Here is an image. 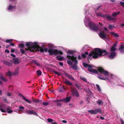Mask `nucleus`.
<instances>
[{
  "label": "nucleus",
  "mask_w": 124,
  "mask_h": 124,
  "mask_svg": "<svg viewBox=\"0 0 124 124\" xmlns=\"http://www.w3.org/2000/svg\"><path fill=\"white\" fill-rule=\"evenodd\" d=\"M86 56L87 55H88V53L87 52H85L84 54Z\"/></svg>",
  "instance_id": "62"
},
{
  "label": "nucleus",
  "mask_w": 124,
  "mask_h": 124,
  "mask_svg": "<svg viewBox=\"0 0 124 124\" xmlns=\"http://www.w3.org/2000/svg\"><path fill=\"white\" fill-rule=\"evenodd\" d=\"M61 101H63V99L60 100H57V101H56V102H58Z\"/></svg>",
  "instance_id": "50"
},
{
  "label": "nucleus",
  "mask_w": 124,
  "mask_h": 124,
  "mask_svg": "<svg viewBox=\"0 0 124 124\" xmlns=\"http://www.w3.org/2000/svg\"><path fill=\"white\" fill-rule=\"evenodd\" d=\"M13 40L12 39H8L6 40L5 42L7 43H10L12 42Z\"/></svg>",
  "instance_id": "32"
},
{
  "label": "nucleus",
  "mask_w": 124,
  "mask_h": 124,
  "mask_svg": "<svg viewBox=\"0 0 124 124\" xmlns=\"http://www.w3.org/2000/svg\"><path fill=\"white\" fill-rule=\"evenodd\" d=\"M10 55L13 57H16V55L13 54H10Z\"/></svg>",
  "instance_id": "55"
},
{
  "label": "nucleus",
  "mask_w": 124,
  "mask_h": 124,
  "mask_svg": "<svg viewBox=\"0 0 124 124\" xmlns=\"http://www.w3.org/2000/svg\"><path fill=\"white\" fill-rule=\"evenodd\" d=\"M33 63H34L35 64L38 66H39L40 65L39 63L37 61H34Z\"/></svg>",
  "instance_id": "37"
},
{
  "label": "nucleus",
  "mask_w": 124,
  "mask_h": 124,
  "mask_svg": "<svg viewBox=\"0 0 124 124\" xmlns=\"http://www.w3.org/2000/svg\"><path fill=\"white\" fill-rule=\"evenodd\" d=\"M20 96H21L22 97L23 99L27 103H29L30 104L31 103V101L29 100H28L27 99H26L23 96V95L21 94H20Z\"/></svg>",
  "instance_id": "16"
},
{
  "label": "nucleus",
  "mask_w": 124,
  "mask_h": 124,
  "mask_svg": "<svg viewBox=\"0 0 124 124\" xmlns=\"http://www.w3.org/2000/svg\"><path fill=\"white\" fill-rule=\"evenodd\" d=\"M120 122L121 124H124V121L122 119H120Z\"/></svg>",
  "instance_id": "46"
},
{
  "label": "nucleus",
  "mask_w": 124,
  "mask_h": 124,
  "mask_svg": "<svg viewBox=\"0 0 124 124\" xmlns=\"http://www.w3.org/2000/svg\"><path fill=\"white\" fill-rule=\"evenodd\" d=\"M0 79L3 81L4 82H6L8 80L6 78H4L2 76L0 77Z\"/></svg>",
  "instance_id": "25"
},
{
  "label": "nucleus",
  "mask_w": 124,
  "mask_h": 124,
  "mask_svg": "<svg viewBox=\"0 0 124 124\" xmlns=\"http://www.w3.org/2000/svg\"><path fill=\"white\" fill-rule=\"evenodd\" d=\"M83 65L85 67H88V70L89 71L98 74V78L99 79L105 80L109 84L113 85L112 81H114V79L115 76L109 74L108 71L101 68H98L97 71L95 70L92 69L93 66L92 65L84 63H83Z\"/></svg>",
  "instance_id": "1"
},
{
  "label": "nucleus",
  "mask_w": 124,
  "mask_h": 124,
  "mask_svg": "<svg viewBox=\"0 0 124 124\" xmlns=\"http://www.w3.org/2000/svg\"><path fill=\"white\" fill-rule=\"evenodd\" d=\"M49 102H43L42 104L45 106H47V105L48 104H49Z\"/></svg>",
  "instance_id": "39"
},
{
  "label": "nucleus",
  "mask_w": 124,
  "mask_h": 124,
  "mask_svg": "<svg viewBox=\"0 0 124 124\" xmlns=\"http://www.w3.org/2000/svg\"><path fill=\"white\" fill-rule=\"evenodd\" d=\"M76 86L79 89H80V86H79L77 84H76Z\"/></svg>",
  "instance_id": "59"
},
{
  "label": "nucleus",
  "mask_w": 124,
  "mask_h": 124,
  "mask_svg": "<svg viewBox=\"0 0 124 124\" xmlns=\"http://www.w3.org/2000/svg\"><path fill=\"white\" fill-rule=\"evenodd\" d=\"M20 50L22 53L24 54L25 53V51L24 49H20Z\"/></svg>",
  "instance_id": "45"
},
{
  "label": "nucleus",
  "mask_w": 124,
  "mask_h": 124,
  "mask_svg": "<svg viewBox=\"0 0 124 124\" xmlns=\"http://www.w3.org/2000/svg\"><path fill=\"white\" fill-rule=\"evenodd\" d=\"M100 118L102 120H104V117L101 116H100Z\"/></svg>",
  "instance_id": "57"
},
{
  "label": "nucleus",
  "mask_w": 124,
  "mask_h": 124,
  "mask_svg": "<svg viewBox=\"0 0 124 124\" xmlns=\"http://www.w3.org/2000/svg\"><path fill=\"white\" fill-rule=\"evenodd\" d=\"M68 55L67 56V58L70 60H72V62H75L77 63L78 62L76 60L77 57L74 56V54L72 50L68 51L67 52Z\"/></svg>",
  "instance_id": "8"
},
{
  "label": "nucleus",
  "mask_w": 124,
  "mask_h": 124,
  "mask_svg": "<svg viewBox=\"0 0 124 124\" xmlns=\"http://www.w3.org/2000/svg\"><path fill=\"white\" fill-rule=\"evenodd\" d=\"M120 13V11L117 12H114L112 15V16L113 17H115Z\"/></svg>",
  "instance_id": "27"
},
{
  "label": "nucleus",
  "mask_w": 124,
  "mask_h": 124,
  "mask_svg": "<svg viewBox=\"0 0 124 124\" xmlns=\"http://www.w3.org/2000/svg\"><path fill=\"white\" fill-rule=\"evenodd\" d=\"M116 55L115 53L114 52H111L109 55V57L111 59H113L115 58Z\"/></svg>",
  "instance_id": "12"
},
{
  "label": "nucleus",
  "mask_w": 124,
  "mask_h": 124,
  "mask_svg": "<svg viewBox=\"0 0 124 124\" xmlns=\"http://www.w3.org/2000/svg\"><path fill=\"white\" fill-rule=\"evenodd\" d=\"M15 51V50L13 49L11 50V53H13Z\"/></svg>",
  "instance_id": "63"
},
{
  "label": "nucleus",
  "mask_w": 124,
  "mask_h": 124,
  "mask_svg": "<svg viewBox=\"0 0 124 124\" xmlns=\"http://www.w3.org/2000/svg\"><path fill=\"white\" fill-rule=\"evenodd\" d=\"M70 97H67L63 99V101L66 103H68L70 101Z\"/></svg>",
  "instance_id": "18"
},
{
  "label": "nucleus",
  "mask_w": 124,
  "mask_h": 124,
  "mask_svg": "<svg viewBox=\"0 0 124 124\" xmlns=\"http://www.w3.org/2000/svg\"><path fill=\"white\" fill-rule=\"evenodd\" d=\"M96 102L98 105H102L103 104V102L101 100H98Z\"/></svg>",
  "instance_id": "22"
},
{
  "label": "nucleus",
  "mask_w": 124,
  "mask_h": 124,
  "mask_svg": "<svg viewBox=\"0 0 124 124\" xmlns=\"http://www.w3.org/2000/svg\"><path fill=\"white\" fill-rule=\"evenodd\" d=\"M108 27L110 30H112L114 28V25H110L108 26Z\"/></svg>",
  "instance_id": "31"
},
{
  "label": "nucleus",
  "mask_w": 124,
  "mask_h": 124,
  "mask_svg": "<svg viewBox=\"0 0 124 124\" xmlns=\"http://www.w3.org/2000/svg\"><path fill=\"white\" fill-rule=\"evenodd\" d=\"M44 51L46 52L47 51L49 53L50 55H51L52 54L54 55H56L58 54H62L63 53L61 51H58L57 49H49L48 50L47 48H44Z\"/></svg>",
  "instance_id": "7"
},
{
  "label": "nucleus",
  "mask_w": 124,
  "mask_h": 124,
  "mask_svg": "<svg viewBox=\"0 0 124 124\" xmlns=\"http://www.w3.org/2000/svg\"><path fill=\"white\" fill-rule=\"evenodd\" d=\"M11 109V108L9 107H8L6 109V110L7 111V112L8 110H10Z\"/></svg>",
  "instance_id": "49"
},
{
  "label": "nucleus",
  "mask_w": 124,
  "mask_h": 124,
  "mask_svg": "<svg viewBox=\"0 0 124 124\" xmlns=\"http://www.w3.org/2000/svg\"><path fill=\"white\" fill-rule=\"evenodd\" d=\"M100 8V6H98L97 8H95L94 9L93 8L90 7L88 8V9L86 10L85 12L84 13L85 15V17L84 19H84L85 18V16H86V19L90 21L91 22V23H92L94 24H95L94 23H93L91 19L89 18L88 16L89 15H90V16H92V15L93 14L94 12H95V13L97 16L102 17L104 18V17H105V15L101 13H98L97 12V11L98 12L100 11L99 9Z\"/></svg>",
  "instance_id": "3"
},
{
  "label": "nucleus",
  "mask_w": 124,
  "mask_h": 124,
  "mask_svg": "<svg viewBox=\"0 0 124 124\" xmlns=\"http://www.w3.org/2000/svg\"><path fill=\"white\" fill-rule=\"evenodd\" d=\"M32 100L34 102H37L38 103H39V102L40 101L37 100Z\"/></svg>",
  "instance_id": "42"
},
{
  "label": "nucleus",
  "mask_w": 124,
  "mask_h": 124,
  "mask_svg": "<svg viewBox=\"0 0 124 124\" xmlns=\"http://www.w3.org/2000/svg\"><path fill=\"white\" fill-rule=\"evenodd\" d=\"M116 46V44H115L113 45V46H112L114 47H115H115Z\"/></svg>",
  "instance_id": "61"
},
{
  "label": "nucleus",
  "mask_w": 124,
  "mask_h": 124,
  "mask_svg": "<svg viewBox=\"0 0 124 124\" xmlns=\"http://www.w3.org/2000/svg\"><path fill=\"white\" fill-rule=\"evenodd\" d=\"M2 100L3 101H4V102H7V99L5 97H3Z\"/></svg>",
  "instance_id": "40"
},
{
  "label": "nucleus",
  "mask_w": 124,
  "mask_h": 124,
  "mask_svg": "<svg viewBox=\"0 0 124 124\" xmlns=\"http://www.w3.org/2000/svg\"><path fill=\"white\" fill-rule=\"evenodd\" d=\"M54 72L55 74H57L58 76H60L61 75V74L60 72H58L55 71H54Z\"/></svg>",
  "instance_id": "35"
},
{
  "label": "nucleus",
  "mask_w": 124,
  "mask_h": 124,
  "mask_svg": "<svg viewBox=\"0 0 124 124\" xmlns=\"http://www.w3.org/2000/svg\"><path fill=\"white\" fill-rule=\"evenodd\" d=\"M66 90V88L65 87L64 85L62 86L59 89V91L60 92H64Z\"/></svg>",
  "instance_id": "17"
},
{
  "label": "nucleus",
  "mask_w": 124,
  "mask_h": 124,
  "mask_svg": "<svg viewBox=\"0 0 124 124\" xmlns=\"http://www.w3.org/2000/svg\"><path fill=\"white\" fill-rule=\"evenodd\" d=\"M88 111L91 114H96L97 113L101 114L102 111L100 108L95 109L94 110H88Z\"/></svg>",
  "instance_id": "10"
},
{
  "label": "nucleus",
  "mask_w": 124,
  "mask_h": 124,
  "mask_svg": "<svg viewBox=\"0 0 124 124\" xmlns=\"http://www.w3.org/2000/svg\"><path fill=\"white\" fill-rule=\"evenodd\" d=\"M57 106H61L62 104L58 102L57 103Z\"/></svg>",
  "instance_id": "53"
},
{
  "label": "nucleus",
  "mask_w": 124,
  "mask_h": 124,
  "mask_svg": "<svg viewBox=\"0 0 124 124\" xmlns=\"http://www.w3.org/2000/svg\"><path fill=\"white\" fill-rule=\"evenodd\" d=\"M72 61H71L70 60H68L67 61V63L69 65H72V62H72Z\"/></svg>",
  "instance_id": "38"
},
{
  "label": "nucleus",
  "mask_w": 124,
  "mask_h": 124,
  "mask_svg": "<svg viewBox=\"0 0 124 124\" xmlns=\"http://www.w3.org/2000/svg\"><path fill=\"white\" fill-rule=\"evenodd\" d=\"M110 0L112 2H113V4H114L115 3V2H116L115 0Z\"/></svg>",
  "instance_id": "56"
},
{
  "label": "nucleus",
  "mask_w": 124,
  "mask_h": 124,
  "mask_svg": "<svg viewBox=\"0 0 124 124\" xmlns=\"http://www.w3.org/2000/svg\"><path fill=\"white\" fill-rule=\"evenodd\" d=\"M17 0H9L10 3L6 9L9 11L13 12L16 9V7L15 4L16 3Z\"/></svg>",
  "instance_id": "6"
},
{
  "label": "nucleus",
  "mask_w": 124,
  "mask_h": 124,
  "mask_svg": "<svg viewBox=\"0 0 124 124\" xmlns=\"http://www.w3.org/2000/svg\"><path fill=\"white\" fill-rule=\"evenodd\" d=\"M63 82L64 83L70 86H71L72 85V84L71 82H70L68 80L66 79Z\"/></svg>",
  "instance_id": "19"
},
{
  "label": "nucleus",
  "mask_w": 124,
  "mask_h": 124,
  "mask_svg": "<svg viewBox=\"0 0 124 124\" xmlns=\"http://www.w3.org/2000/svg\"><path fill=\"white\" fill-rule=\"evenodd\" d=\"M96 85L98 91L100 92H101V90L99 85L98 84H96Z\"/></svg>",
  "instance_id": "34"
},
{
  "label": "nucleus",
  "mask_w": 124,
  "mask_h": 124,
  "mask_svg": "<svg viewBox=\"0 0 124 124\" xmlns=\"http://www.w3.org/2000/svg\"><path fill=\"white\" fill-rule=\"evenodd\" d=\"M104 18L107 19L108 20H114V18L110 16L105 15Z\"/></svg>",
  "instance_id": "13"
},
{
  "label": "nucleus",
  "mask_w": 124,
  "mask_h": 124,
  "mask_svg": "<svg viewBox=\"0 0 124 124\" xmlns=\"http://www.w3.org/2000/svg\"><path fill=\"white\" fill-rule=\"evenodd\" d=\"M59 64L61 66H62L63 65V63L61 62H60L59 63Z\"/></svg>",
  "instance_id": "60"
},
{
  "label": "nucleus",
  "mask_w": 124,
  "mask_h": 124,
  "mask_svg": "<svg viewBox=\"0 0 124 124\" xmlns=\"http://www.w3.org/2000/svg\"><path fill=\"white\" fill-rule=\"evenodd\" d=\"M3 63L8 66H10L11 65V64L8 61H3Z\"/></svg>",
  "instance_id": "24"
},
{
  "label": "nucleus",
  "mask_w": 124,
  "mask_h": 124,
  "mask_svg": "<svg viewBox=\"0 0 124 124\" xmlns=\"http://www.w3.org/2000/svg\"><path fill=\"white\" fill-rule=\"evenodd\" d=\"M47 121L49 122H52L53 121V120L51 119L48 118L47 119Z\"/></svg>",
  "instance_id": "44"
},
{
  "label": "nucleus",
  "mask_w": 124,
  "mask_h": 124,
  "mask_svg": "<svg viewBox=\"0 0 124 124\" xmlns=\"http://www.w3.org/2000/svg\"><path fill=\"white\" fill-rule=\"evenodd\" d=\"M120 4L124 8V2L123 1H121L120 3Z\"/></svg>",
  "instance_id": "43"
},
{
  "label": "nucleus",
  "mask_w": 124,
  "mask_h": 124,
  "mask_svg": "<svg viewBox=\"0 0 124 124\" xmlns=\"http://www.w3.org/2000/svg\"><path fill=\"white\" fill-rule=\"evenodd\" d=\"M37 73L38 75L40 76L41 74V72L40 70H39L37 71Z\"/></svg>",
  "instance_id": "36"
},
{
  "label": "nucleus",
  "mask_w": 124,
  "mask_h": 124,
  "mask_svg": "<svg viewBox=\"0 0 124 124\" xmlns=\"http://www.w3.org/2000/svg\"><path fill=\"white\" fill-rule=\"evenodd\" d=\"M39 43L37 42H29L26 43V46L29 48L31 51L34 52V51L37 50L38 48V45Z\"/></svg>",
  "instance_id": "5"
},
{
  "label": "nucleus",
  "mask_w": 124,
  "mask_h": 124,
  "mask_svg": "<svg viewBox=\"0 0 124 124\" xmlns=\"http://www.w3.org/2000/svg\"><path fill=\"white\" fill-rule=\"evenodd\" d=\"M19 67H17L15 69L14 72L8 71L5 74L8 76L18 75L19 73Z\"/></svg>",
  "instance_id": "9"
},
{
  "label": "nucleus",
  "mask_w": 124,
  "mask_h": 124,
  "mask_svg": "<svg viewBox=\"0 0 124 124\" xmlns=\"http://www.w3.org/2000/svg\"><path fill=\"white\" fill-rule=\"evenodd\" d=\"M39 45H38V48L37 49V50L36 51H34V52H37L39 51L41 52H43L44 51V48H42L39 46Z\"/></svg>",
  "instance_id": "23"
},
{
  "label": "nucleus",
  "mask_w": 124,
  "mask_h": 124,
  "mask_svg": "<svg viewBox=\"0 0 124 124\" xmlns=\"http://www.w3.org/2000/svg\"><path fill=\"white\" fill-rule=\"evenodd\" d=\"M85 18L84 19V23L86 27H89L90 29L93 31L99 33V37L103 39H107V36L106 34L104 33V31L102 30L101 27L97 25L91 23L90 21Z\"/></svg>",
  "instance_id": "2"
},
{
  "label": "nucleus",
  "mask_w": 124,
  "mask_h": 124,
  "mask_svg": "<svg viewBox=\"0 0 124 124\" xmlns=\"http://www.w3.org/2000/svg\"><path fill=\"white\" fill-rule=\"evenodd\" d=\"M7 95L8 96H11V93H7Z\"/></svg>",
  "instance_id": "54"
},
{
  "label": "nucleus",
  "mask_w": 124,
  "mask_h": 124,
  "mask_svg": "<svg viewBox=\"0 0 124 124\" xmlns=\"http://www.w3.org/2000/svg\"><path fill=\"white\" fill-rule=\"evenodd\" d=\"M65 75L68 77L69 79H71L72 80H74V78L72 77V75H71L66 73L65 74Z\"/></svg>",
  "instance_id": "21"
},
{
  "label": "nucleus",
  "mask_w": 124,
  "mask_h": 124,
  "mask_svg": "<svg viewBox=\"0 0 124 124\" xmlns=\"http://www.w3.org/2000/svg\"><path fill=\"white\" fill-rule=\"evenodd\" d=\"M52 124H57V123L55 122H52L51 123Z\"/></svg>",
  "instance_id": "64"
},
{
  "label": "nucleus",
  "mask_w": 124,
  "mask_h": 124,
  "mask_svg": "<svg viewBox=\"0 0 124 124\" xmlns=\"http://www.w3.org/2000/svg\"><path fill=\"white\" fill-rule=\"evenodd\" d=\"M119 49L120 53H124V46L122 45H120Z\"/></svg>",
  "instance_id": "15"
},
{
  "label": "nucleus",
  "mask_w": 124,
  "mask_h": 124,
  "mask_svg": "<svg viewBox=\"0 0 124 124\" xmlns=\"http://www.w3.org/2000/svg\"><path fill=\"white\" fill-rule=\"evenodd\" d=\"M62 122L63 123H67V121L65 120H62Z\"/></svg>",
  "instance_id": "58"
},
{
  "label": "nucleus",
  "mask_w": 124,
  "mask_h": 124,
  "mask_svg": "<svg viewBox=\"0 0 124 124\" xmlns=\"http://www.w3.org/2000/svg\"><path fill=\"white\" fill-rule=\"evenodd\" d=\"M94 52L90 53L89 55V56H92L93 58L96 59L98 57H100L102 55L104 56L107 54L106 51L105 50H102L99 48H96L94 49Z\"/></svg>",
  "instance_id": "4"
},
{
  "label": "nucleus",
  "mask_w": 124,
  "mask_h": 124,
  "mask_svg": "<svg viewBox=\"0 0 124 124\" xmlns=\"http://www.w3.org/2000/svg\"><path fill=\"white\" fill-rule=\"evenodd\" d=\"M72 93L73 94L75 95L76 97L78 96L79 94L77 90L74 89L72 91Z\"/></svg>",
  "instance_id": "20"
},
{
  "label": "nucleus",
  "mask_w": 124,
  "mask_h": 124,
  "mask_svg": "<svg viewBox=\"0 0 124 124\" xmlns=\"http://www.w3.org/2000/svg\"><path fill=\"white\" fill-rule=\"evenodd\" d=\"M25 113L27 114L33 115L37 116H38L37 113L33 110H28L26 111Z\"/></svg>",
  "instance_id": "11"
},
{
  "label": "nucleus",
  "mask_w": 124,
  "mask_h": 124,
  "mask_svg": "<svg viewBox=\"0 0 124 124\" xmlns=\"http://www.w3.org/2000/svg\"><path fill=\"white\" fill-rule=\"evenodd\" d=\"M80 78L83 81L86 82H87V79L86 78H85L82 77H80Z\"/></svg>",
  "instance_id": "30"
},
{
  "label": "nucleus",
  "mask_w": 124,
  "mask_h": 124,
  "mask_svg": "<svg viewBox=\"0 0 124 124\" xmlns=\"http://www.w3.org/2000/svg\"><path fill=\"white\" fill-rule=\"evenodd\" d=\"M14 63L15 64L18 63V59L16 58H14Z\"/></svg>",
  "instance_id": "29"
},
{
  "label": "nucleus",
  "mask_w": 124,
  "mask_h": 124,
  "mask_svg": "<svg viewBox=\"0 0 124 124\" xmlns=\"http://www.w3.org/2000/svg\"><path fill=\"white\" fill-rule=\"evenodd\" d=\"M13 112V111L12 110H9L7 112L8 113H12Z\"/></svg>",
  "instance_id": "51"
},
{
  "label": "nucleus",
  "mask_w": 124,
  "mask_h": 124,
  "mask_svg": "<svg viewBox=\"0 0 124 124\" xmlns=\"http://www.w3.org/2000/svg\"><path fill=\"white\" fill-rule=\"evenodd\" d=\"M82 57L85 58L86 57V56L84 54H82L81 55Z\"/></svg>",
  "instance_id": "48"
},
{
  "label": "nucleus",
  "mask_w": 124,
  "mask_h": 124,
  "mask_svg": "<svg viewBox=\"0 0 124 124\" xmlns=\"http://www.w3.org/2000/svg\"><path fill=\"white\" fill-rule=\"evenodd\" d=\"M111 34L113 35L114 37H119L118 34L117 33H115L114 32H111Z\"/></svg>",
  "instance_id": "28"
},
{
  "label": "nucleus",
  "mask_w": 124,
  "mask_h": 124,
  "mask_svg": "<svg viewBox=\"0 0 124 124\" xmlns=\"http://www.w3.org/2000/svg\"><path fill=\"white\" fill-rule=\"evenodd\" d=\"M56 59L57 60L61 61L63 60V57L62 56L58 55L56 56Z\"/></svg>",
  "instance_id": "26"
},
{
  "label": "nucleus",
  "mask_w": 124,
  "mask_h": 124,
  "mask_svg": "<svg viewBox=\"0 0 124 124\" xmlns=\"http://www.w3.org/2000/svg\"><path fill=\"white\" fill-rule=\"evenodd\" d=\"M24 46V45L23 44H21L19 45V47H23Z\"/></svg>",
  "instance_id": "41"
},
{
  "label": "nucleus",
  "mask_w": 124,
  "mask_h": 124,
  "mask_svg": "<svg viewBox=\"0 0 124 124\" xmlns=\"http://www.w3.org/2000/svg\"><path fill=\"white\" fill-rule=\"evenodd\" d=\"M74 62L75 63L73 64H72L71 66L70 67L74 70H77L78 69L77 65V64L78 63V62L76 63L75 62Z\"/></svg>",
  "instance_id": "14"
},
{
  "label": "nucleus",
  "mask_w": 124,
  "mask_h": 124,
  "mask_svg": "<svg viewBox=\"0 0 124 124\" xmlns=\"http://www.w3.org/2000/svg\"><path fill=\"white\" fill-rule=\"evenodd\" d=\"M116 50V48L114 47L111 46V52H114Z\"/></svg>",
  "instance_id": "33"
},
{
  "label": "nucleus",
  "mask_w": 124,
  "mask_h": 124,
  "mask_svg": "<svg viewBox=\"0 0 124 124\" xmlns=\"http://www.w3.org/2000/svg\"><path fill=\"white\" fill-rule=\"evenodd\" d=\"M19 108L23 110H24V108L23 106H20L19 107Z\"/></svg>",
  "instance_id": "47"
},
{
  "label": "nucleus",
  "mask_w": 124,
  "mask_h": 124,
  "mask_svg": "<svg viewBox=\"0 0 124 124\" xmlns=\"http://www.w3.org/2000/svg\"><path fill=\"white\" fill-rule=\"evenodd\" d=\"M5 52L7 53H8L9 52V51L8 50L6 49L5 50Z\"/></svg>",
  "instance_id": "52"
}]
</instances>
